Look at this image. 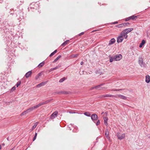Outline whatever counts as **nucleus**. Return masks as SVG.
<instances>
[{
    "instance_id": "35",
    "label": "nucleus",
    "mask_w": 150,
    "mask_h": 150,
    "mask_svg": "<svg viewBox=\"0 0 150 150\" xmlns=\"http://www.w3.org/2000/svg\"><path fill=\"white\" fill-rule=\"evenodd\" d=\"M21 83V82L20 81H18L16 84V87H18V86L20 85Z\"/></svg>"
},
{
    "instance_id": "10",
    "label": "nucleus",
    "mask_w": 150,
    "mask_h": 150,
    "mask_svg": "<svg viewBox=\"0 0 150 150\" xmlns=\"http://www.w3.org/2000/svg\"><path fill=\"white\" fill-rule=\"evenodd\" d=\"M115 97V96L112 95H109V94H106L105 95H102L101 96V97L103 98V97Z\"/></svg>"
},
{
    "instance_id": "16",
    "label": "nucleus",
    "mask_w": 150,
    "mask_h": 150,
    "mask_svg": "<svg viewBox=\"0 0 150 150\" xmlns=\"http://www.w3.org/2000/svg\"><path fill=\"white\" fill-rule=\"evenodd\" d=\"M46 82H42L41 83L37 85V87H40L42 86H43L44 85H45L46 84Z\"/></svg>"
},
{
    "instance_id": "27",
    "label": "nucleus",
    "mask_w": 150,
    "mask_h": 150,
    "mask_svg": "<svg viewBox=\"0 0 150 150\" xmlns=\"http://www.w3.org/2000/svg\"><path fill=\"white\" fill-rule=\"evenodd\" d=\"M40 106L39 105V103L37 105H36L34 106H33V109L34 110V109H35L36 108H38V107H39Z\"/></svg>"
},
{
    "instance_id": "37",
    "label": "nucleus",
    "mask_w": 150,
    "mask_h": 150,
    "mask_svg": "<svg viewBox=\"0 0 150 150\" xmlns=\"http://www.w3.org/2000/svg\"><path fill=\"white\" fill-rule=\"evenodd\" d=\"M50 101V100H46L45 102H44L45 104L47 103H48Z\"/></svg>"
},
{
    "instance_id": "1",
    "label": "nucleus",
    "mask_w": 150,
    "mask_h": 150,
    "mask_svg": "<svg viewBox=\"0 0 150 150\" xmlns=\"http://www.w3.org/2000/svg\"><path fill=\"white\" fill-rule=\"evenodd\" d=\"M117 135L118 139L120 140L123 139L125 137V134H122L120 133H117Z\"/></svg>"
},
{
    "instance_id": "25",
    "label": "nucleus",
    "mask_w": 150,
    "mask_h": 150,
    "mask_svg": "<svg viewBox=\"0 0 150 150\" xmlns=\"http://www.w3.org/2000/svg\"><path fill=\"white\" fill-rule=\"evenodd\" d=\"M139 64L141 66H142V65L143 64V61L142 59H139Z\"/></svg>"
},
{
    "instance_id": "39",
    "label": "nucleus",
    "mask_w": 150,
    "mask_h": 150,
    "mask_svg": "<svg viewBox=\"0 0 150 150\" xmlns=\"http://www.w3.org/2000/svg\"><path fill=\"white\" fill-rule=\"evenodd\" d=\"M39 105H40V106H41V105H43L45 104L44 102H41V103H39Z\"/></svg>"
},
{
    "instance_id": "48",
    "label": "nucleus",
    "mask_w": 150,
    "mask_h": 150,
    "mask_svg": "<svg viewBox=\"0 0 150 150\" xmlns=\"http://www.w3.org/2000/svg\"><path fill=\"white\" fill-rule=\"evenodd\" d=\"M83 62H81L80 64L81 65H82L83 64Z\"/></svg>"
},
{
    "instance_id": "18",
    "label": "nucleus",
    "mask_w": 150,
    "mask_h": 150,
    "mask_svg": "<svg viewBox=\"0 0 150 150\" xmlns=\"http://www.w3.org/2000/svg\"><path fill=\"white\" fill-rule=\"evenodd\" d=\"M42 75V73H40L38 74L35 77V79L36 80H37L40 77V76Z\"/></svg>"
},
{
    "instance_id": "4",
    "label": "nucleus",
    "mask_w": 150,
    "mask_h": 150,
    "mask_svg": "<svg viewBox=\"0 0 150 150\" xmlns=\"http://www.w3.org/2000/svg\"><path fill=\"white\" fill-rule=\"evenodd\" d=\"M103 84H102L100 85H98L95 86V87H93L92 88H95L96 89L102 90L103 88H105L104 87H102L101 86L103 85Z\"/></svg>"
},
{
    "instance_id": "22",
    "label": "nucleus",
    "mask_w": 150,
    "mask_h": 150,
    "mask_svg": "<svg viewBox=\"0 0 150 150\" xmlns=\"http://www.w3.org/2000/svg\"><path fill=\"white\" fill-rule=\"evenodd\" d=\"M38 122H36L35 123L34 125H33V127L32 130H33V129L36 127V126L38 125Z\"/></svg>"
},
{
    "instance_id": "34",
    "label": "nucleus",
    "mask_w": 150,
    "mask_h": 150,
    "mask_svg": "<svg viewBox=\"0 0 150 150\" xmlns=\"http://www.w3.org/2000/svg\"><path fill=\"white\" fill-rule=\"evenodd\" d=\"M78 55V54H73L71 55V57L72 58H75L77 57Z\"/></svg>"
},
{
    "instance_id": "36",
    "label": "nucleus",
    "mask_w": 150,
    "mask_h": 150,
    "mask_svg": "<svg viewBox=\"0 0 150 150\" xmlns=\"http://www.w3.org/2000/svg\"><path fill=\"white\" fill-rule=\"evenodd\" d=\"M61 66H59V65H58V66L54 68H53V69L54 70H55V69H59V68H60V67Z\"/></svg>"
},
{
    "instance_id": "21",
    "label": "nucleus",
    "mask_w": 150,
    "mask_h": 150,
    "mask_svg": "<svg viewBox=\"0 0 150 150\" xmlns=\"http://www.w3.org/2000/svg\"><path fill=\"white\" fill-rule=\"evenodd\" d=\"M107 120H108V118L106 117H105L104 118V124L106 125V126H107L108 125V123H107Z\"/></svg>"
},
{
    "instance_id": "12",
    "label": "nucleus",
    "mask_w": 150,
    "mask_h": 150,
    "mask_svg": "<svg viewBox=\"0 0 150 150\" xmlns=\"http://www.w3.org/2000/svg\"><path fill=\"white\" fill-rule=\"evenodd\" d=\"M146 81L149 83L150 81V76L149 75H146Z\"/></svg>"
},
{
    "instance_id": "26",
    "label": "nucleus",
    "mask_w": 150,
    "mask_h": 150,
    "mask_svg": "<svg viewBox=\"0 0 150 150\" xmlns=\"http://www.w3.org/2000/svg\"><path fill=\"white\" fill-rule=\"evenodd\" d=\"M44 64V63L42 62L40 63L38 65V67L39 68L42 67Z\"/></svg>"
},
{
    "instance_id": "3",
    "label": "nucleus",
    "mask_w": 150,
    "mask_h": 150,
    "mask_svg": "<svg viewBox=\"0 0 150 150\" xmlns=\"http://www.w3.org/2000/svg\"><path fill=\"white\" fill-rule=\"evenodd\" d=\"M120 35L121 36H122L123 38H124L126 39L127 38L128 36L127 35V34L125 32L124 30H123L121 32Z\"/></svg>"
},
{
    "instance_id": "8",
    "label": "nucleus",
    "mask_w": 150,
    "mask_h": 150,
    "mask_svg": "<svg viewBox=\"0 0 150 150\" xmlns=\"http://www.w3.org/2000/svg\"><path fill=\"white\" fill-rule=\"evenodd\" d=\"M123 38L122 36H121L120 35L117 38V42L118 43L121 42L123 41Z\"/></svg>"
},
{
    "instance_id": "9",
    "label": "nucleus",
    "mask_w": 150,
    "mask_h": 150,
    "mask_svg": "<svg viewBox=\"0 0 150 150\" xmlns=\"http://www.w3.org/2000/svg\"><path fill=\"white\" fill-rule=\"evenodd\" d=\"M56 94H68V93L66 91H57L55 92Z\"/></svg>"
},
{
    "instance_id": "46",
    "label": "nucleus",
    "mask_w": 150,
    "mask_h": 150,
    "mask_svg": "<svg viewBox=\"0 0 150 150\" xmlns=\"http://www.w3.org/2000/svg\"><path fill=\"white\" fill-rule=\"evenodd\" d=\"M53 70H54L53 69V68H51V69L49 70V71H50V72H51V71H53Z\"/></svg>"
},
{
    "instance_id": "40",
    "label": "nucleus",
    "mask_w": 150,
    "mask_h": 150,
    "mask_svg": "<svg viewBox=\"0 0 150 150\" xmlns=\"http://www.w3.org/2000/svg\"><path fill=\"white\" fill-rule=\"evenodd\" d=\"M16 88L15 87H13L11 90V91H13L15 90L16 89Z\"/></svg>"
},
{
    "instance_id": "50",
    "label": "nucleus",
    "mask_w": 150,
    "mask_h": 150,
    "mask_svg": "<svg viewBox=\"0 0 150 150\" xmlns=\"http://www.w3.org/2000/svg\"><path fill=\"white\" fill-rule=\"evenodd\" d=\"M7 139L8 140V138H7Z\"/></svg>"
},
{
    "instance_id": "7",
    "label": "nucleus",
    "mask_w": 150,
    "mask_h": 150,
    "mask_svg": "<svg viewBox=\"0 0 150 150\" xmlns=\"http://www.w3.org/2000/svg\"><path fill=\"white\" fill-rule=\"evenodd\" d=\"M133 30V28H128L126 29L123 30L127 34L130 32L132 31Z\"/></svg>"
},
{
    "instance_id": "47",
    "label": "nucleus",
    "mask_w": 150,
    "mask_h": 150,
    "mask_svg": "<svg viewBox=\"0 0 150 150\" xmlns=\"http://www.w3.org/2000/svg\"><path fill=\"white\" fill-rule=\"evenodd\" d=\"M118 23V22L117 21H116L113 23V24H116Z\"/></svg>"
},
{
    "instance_id": "14",
    "label": "nucleus",
    "mask_w": 150,
    "mask_h": 150,
    "mask_svg": "<svg viewBox=\"0 0 150 150\" xmlns=\"http://www.w3.org/2000/svg\"><path fill=\"white\" fill-rule=\"evenodd\" d=\"M32 72L31 71H29L27 72L25 75V76L26 78H28L31 74Z\"/></svg>"
},
{
    "instance_id": "13",
    "label": "nucleus",
    "mask_w": 150,
    "mask_h": 150,
    "mask_svg": "<svg viewBox=\"0 0 150 150\" xmlns=\"http://www.w3.org/2000/svg\"><path fill=\"white\" fill-rule=\"evenodd\" d=\"M116 96L124 100H126L127 99V97H126L122 95H117Z\"/></svg>"
},
{
    "instance_id": "19",
    "label": "nucleus",
    "mask_w": 150,
    "mask_h": 150,
    "mask_svg": "<svg viewBox=\"0 0 150 150\" xmlns=\"http://www.w3.org/2000/svg\"><path fill=\"white\" fill-rule=\"evenodd\" d=\"M69 42V40H66L64 42H63L61 45L62 46H65L67 45Z\"/></svg>"
},
{
    "instance_id": "43",
    "label": "nucleus",
    "mask_w": 150,
    "mask_h": 150,
    "mask_svg": "<svg viewBox=\"0 0 150 150\" xmlns=\"http://www.w3.org/2000/svg\"><path fill=\"white\" fill-rule=\"evenodd\" d=\"M113 58H112V57H110V62H112L113 61Z\"/></svg>"
},
{
    "instance_id": "49",
    "label": "nucleus",
    "mask_w": 150,
    "mask_h": 150,
    "mask_svg": "<svg viewBox=\"0 0 150 150\" xmlns=\"http://www.w3.org/2000/svg\"><path fill=\"white\" fill-rule=\"evenodd\" d=\"M1 145L0 144V150L1 149Z\"/></svg>"
},
{
    "instance_id": "38",
    "label": "nucleus",
    "mask_w": 150,
    "mask_h": 150,
    "mask_svg": "<svg viewBox=\"0 0 150 150\" xmlns=\"http://www.w3.org/2000/svg\"><path fill=\"white\" fill-rule=\"evenodd\" d=\"M121 90H122V89H112V91H119Z\"/></svg>"
},
{
    "instance_id": "31",
    "label": "nucleus",
    "mask_w": 150,
    "mask_h": 150,
    "mask_svg": "<svg viewBox=\"0 0 150 150\" xmlns=\"http://www.w3.org/2000/svg\"><path fill=\"white\" fill-rule=\"evenodd\" d=\"M66 79L65 78H63L61 79L59 81V82L60 83L63 82L64 80Z\"/></svg>"
},
{
    "instance_id": "23",
    "label": "nucleus",
    "mask_w": 150,
    "mask_h": 150,
    "mask_svg": "<svg viewBox=\"0 0 150 150\" xmlns=\"http://www.w3.org/2000/svg\"><path fill=\"white\" fill-rule=\"evenodd\" d=\"M57 52V50H55L50 55V57H51L53 56Z\"/></svg>"
},
{
    "instance_id": "29",
    "label": "nucleus",
    "mask_w": 150,
    "mask_h": 150,
    "mask_svg": "<svg viewBox=\"0 0 150 150\" xmlns=\"http://www.w3.org/2000/svg\"><path fill=\"white\" fill-rule=\"evenodd\" d=\"M130 19H132V20H134L135 19V18H137V16H134V15L130 17Z\"/></svg>"
},
{
    "instance_id": "20",
    "label": "nucleus",
    "mask_w": 150,
    "mask_h": 150,
    "mask_svg": "<svg viewBox=\"0 0 150 150\" xmlns=\"http://www.w3.org/2000/svg\"><path fill=\"white\" fill-rule=\"evenodd\" d=\"M33 110H34V109L33 108V107H32L30 108H28V109L27 110H26L27 111V112H28V113L32 111Z\"/></svg>"
},
{
    "instance_id": "17",
    "label": "nucleus",
    "mask_w": 150,
    "mask_h": 150,
    "mask_svg": "<svg viewBox=\"0 0 150 150\" xmlns=\"http://www.w3.org/2000/svg\"><path fill=\"white\" fill-rule=\"evenodd\" d=\"M105 135L107 138L109 139L110 138L109 136V132L107 130H106L105 132Z\"/></svg>"
},
{
    "instance_id": "24",
    "label": "nucleus",
    "mask_w": 150,
    "mask_h": 150,
    "mask_svg": "<svg viewBox=\"0 0 150 150\" xmlns=\"http://www.w3.org/2000/svg\"><path fill=\"white\" fill-rule=\"evenodd\" d=\"M84 115L90 117L91 116V114L88 112H86L84 113Z\"/></svg>"
},
{
    "instance_id": "33",
    "label": "nucleus",
    "mask_w": 150,
    "mask_h": 150,
    "mask_svg": "<svg viewBox=\"0 0 150 150\" xmlns=\"http://www.w3.org/2000/svg\"><path fill=\"white\" fill-rule=\"evenodd\" d=\"M37 135V133H35V136H34L33 139V141H34L36 139V137Z\"/></svg>"
},
{
    "instance_id": "51",
    "label": "nucleus",
    "mask_w": 150,
    "mask_h": 150,
    "mask_svg": "<svg viewBox=\"0 0 150 150\" xmlns=\"http://www.w3.org/2000/svg\"><path fill=\"white\" fill-rule=\"evenodd\" d=\"M149 137V138H150V136Z\"/></svg>"
},
{
    "instance_id": "32",
    "label": "nucleus",
    "mask_w": 150,
    "mask_h": 150,
    "mask_svg": "<svg viewBox=\"0 0 150 150\" xmlns=\"http://www.w3.org/2000/svg\"><path fill=\"white\" fill-rule=\"evenodd\" d=\"M28 113L27 112V111L26 110V111H24L21 114V115H24L27 113Z\"/></svg>"
},
{
    "instance_id": "45",
    "label": "nucleus",
    "mask_w": 150,
    "mask_h": 150,
    "mask_svg": "<svg viewBox=\"0 0 150 150\" xmlns=\"http://www.w3.org/2000/svg\"><path fill=\"white\" fill-rule=\"evenodd\" d=\"M84 33L83 32H82L79 34V36H81Z\"/></svg>"
},
{
    "instance_id": "2",
    "label": "nucleus",
    "mask_w": 150,
    "mask_h": 150,
    "mask_svg": "<svg viewBox=\"0 0 150 150\" xmlns=\"http://www.w3.org/2000/svg\"><path fill=\"white\" fill-rule=\"evenodd\" d=\"M122 55L121 54H118L114 56L113 57V59L115 61H119L122 58Z\"/></svg>"
},
{
    "instance_id": "11",
    "label": "nucleus",
    "mask_w": 150,
    "mask_h": 150,
    "mask_svg": "<svg viewBox=\"0 0 150 150\" xmlns=\"http://www.w3.org/2000/svg\"><path fill=\"white\" fill-rule=\"evenodd\" d=\"M115 40L114 38L112 39L109 41L108 45H110L114 44L115 42Z\"/></svg>"
},
{
    "instance_id": "6",
    "label": "nucleus",
    "mask_w": 150,
    "mask_h": 150,
    "mask_svg": "<svg viewBox=\"0 0 150 150\" xmlns=\"http://www.w3.org/2000/svg\"><path fill=\"white\" fill-rule=\"evenodd\" d=\"M58 113V112L57 111H55L51 115L50 118L51 119H53L54 118L57 116Z\"/></svg>"
},
{
    "instance_id": "15",
    "label": "nucleus",
    "mask_w": 150,
    "mask_h": 150,
    "mask_svg": "<svg viewBox=\"0 0 150 150\" xmlns=\"http://www.w3.org/2000/svg\"><path fill=\"white\" fill-rule=\"evenodd\" d=\"M145 43V41L144 40H143L142 41L141 43L140 44V45L139 46V47L140 48L142 47L144 45Z\"/></svg>"
},
{
    "instance_id": "30",
    "label": "nucleus",
    "mask_w": 150,
    "mask_h": 150,
    "mask_svg": "<svg viewBox=\"0 0 150 150\" xmlns=\"http://www.w3.org/2000/svg\"><path fill=\"white\" fill-rule=\"evenodd\" d=\"M124 26V25L123 24H119L117 25V27L118 28H121L122 27Z\"/></svg>"
},
{
    "instance_id": "41",
    "label": "nucleus",
    "mask_w": 150,
    "mask_h": 150,
    "mask_svg": "<svg viewBox=\"0 0 150 150\" xmlns=\"http://www.w3.org/2000/svg\"><path fill=\"white\" fill-rule=\"evenodd\" d=\"M130 19H130V17H128V18H126L125 19V21H129V20H130Z\"/></svg>"
},
{
    "instance_id": "5",
    "label": "nucleus",
    "mask_w": 150,
    "mask_h": 150,
    "mask_svg": "<svg viewBox=\"0 0 150 150\" xmlns=\"http://www.w3.org/2000/svg\"><path fill=\"white\" fill-rule=\"evenodd\" d=\"M91 119L93 120H97L98 119V117L96 114H92L91 116Z\"/></svg>"
},
{
    "instance_id": "44",
    "label": "nucleus",
    "mask_w": 150,
    "mask_h": 150,
    "mask_svg": "<svg viewBox=\"0 0 150 150\" xmlns=\"http://www.w3.org/2000/svg\"><path fill=\"white\" fill-rule=\"evenodd\" d=\"M100 123V121L99 120H98L97 122L96 125H99Z\"/></svg>"
},
{
    "instance_id": "42",
    "label": "nucleus",
    "mask_w": 150,
    "mask_h": 150,
    "mask_svg": "<svg viewBox=\"0 0 150 150\" xmlns=\"http://www.w3.org/2000/svg\"><path fill=\"white\" fill-rule=\"evenodd\" d=\"M123 24L124 25V26H125L126 25H128L129 24V23H123Z\"/></svg>"
},
{
    "instance_id": "28",
    "label": "nucleus",
    "mask_w": 150,
    "mask_h": 150,
    "mask_svg": "<svg viewBox=\"0 0 150 150\" xmlns=\"http://www.w3.org/2000/svg\"><path fill=\"white\" fill-rule=\"evenodd\" d=\"M61 57V55H59L58 57L53 62H56Z\"/></svg>"
}]
</instances>
